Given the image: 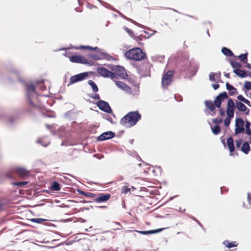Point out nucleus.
Here are the masks:
<instances>
[{"instance_id": "nucleus-61", "label": "nucleus", "mask_w": 251, "mask_h": 251, "mask_svg": "<svg viewBox=\"0 0 251 251\" xmlns=\"http://www.w3.org/2000/svg\"><path fill=\"white\" fill-rule=\"evenodd\" d=\"M224 75L226 78H230V74L229 73H225Z\"/></svg>"}, {"instance_id": "nucleus-35", "label": "nucleus", "mask_w": 251, "mask_h": 251, "mask_svg": "<svg viewBox=\"0 0 251 251\" xmlns=\"http://www.w3.org/2000/svg\"><path fill=\"white\" fill-rule=\"evenodd\" d=\"M30 221L32 222L38 223V224H41L42 222L46 221V219H42V218H32L30 219Z\"/></svg>"}, {"instance_id": "nucleus-1", "label": "nucleus", "mask_w": 251, "mask_h": 251, "mask_svg": "<svg viewBox=\"0 0 251 251\" xmlns=\"http://www.w3.org/2000/svg\"><path fill=\"white\" fill-rule=\"evenodd\" d=\"M26 95L28 101L31 106L38 107L40 105L38 103L40 100L38 95L35 90V86L32 83L26 84Z\"/></svg>"}, {"instance_id": "nucleus-25", "label": "nucleus", "mask_w": 251, "mask_h": 251, "mask_svg": "<svg viewBox=\"0 0 251 251\" xmlns=\"http://www.w3.org/2000/svg\"><path fill=\"white\" fill-rule=\"evenodd\" d=\"M205 104L206 107L210 110V111H213L215 109V105L214 103L212 102L211 100H206L205 101Z\"/></svg>"}, {"instance_id": "nucleus-16", "label": "nucleus", "mask_w": 251, "mask_h": 251, "mask_svg": "<svg viewBox=\"0 0 251 251\" xmlns=\"http://www.w3.org/2000/svg\"><path fill=\"white\" fill-rule=\"evenodd\" d=\"M111 197L109 194L100 193L99 196L95 199V201L97 202H102L108 201Z\"/></svg>"}, {"instance_id": "nucleus-57", "label": "nucleus", "mask_w": 251, "mask_h": 251, "mask_svg": "<svg viewBox=\"0 0 251 251\" xmlns=\"http://www.w3.org/2000/svg\"><path fill=\"white\" fill-rule=\"evenodd\" d=\"M243 102H244L245 103L247 104L249 106H251V105L250 104L251 102H250V101L248 100L245 99Z\"/></svg>"}, {"instance_id": "nucleus-34", "label": "nucleus", "mask_w": 251, "mask_h": 251, "mask_svg": "<svg viewBox=\"0 0 251 251\" xmlns=\"http://www.w3.org/2000/svg\"><path fill=\"white\" fill-rule=\"evenodd\" d=\"M248 53L241 54L239 56V58L240 59L241 61L243 62H247Z\"/></svg>"}, {"instance_id": "nucleus-18", "label": "nucleus", "mask_w": 251, "mask_h": 251, "mask_svg": "<svg viewBox=\"0 0 251 251\" xmlns=\"http://www.w3.org/2000/svg\"><path fill=\"white\" fill-rule=\"evenodd\" d=\"M233 72L238 76L245 78L248 75L245 71L241 70L239 69H236L233 70Z\"/></svg>"}, {"instance_id": "nucleus-63", "label": "nucleus", "mask_w": 251, "mask_h": 251, "mask_svg": "<svg viewBox=\"0 0 251 251\" xmlns=\"http://www.w3.org/2000/svg\"><path fill=\"white\" fill-rule=\"evenodd\" d=\"M156 32V31L155 30H153V33H151V34H150V35L148 37V38H149L150 36H151L153 35V34H155V33Z\"/></svg>"}, {"instance_id": "nucleus-22", "label": "nucleus", "mask_w": 251, "mask_h": 251, "mask_svg": "<svg viewBox=\"0 0 251 251\" xmlns=\"http://www.w3.org/2000/svg\"><path fill=\"white\" fill-rule=\"evenodd\" d=\"M236 107L240 111L245 112L247 110L246 105L240 101L236 102Z\"/></svg>"}, {"instance_id": "nucleus-12", "label": "nucleus", "mask_w": 251, "mask_h": 251, "mask_svg": "<svg viewBox=\"0 0 251 251\" xmlns=\"http://www.w3.org/2000/svg\"><path fill=\"white\" fill-rule=\"evenodd\" d=\"M70 60L72 62L81 63V64H87V60L86 58L81 55H74L70 57Z\"/></svg>"}, {"instance_id": "nucleus-6", "label": "nucleus", "mask_w": 251, "mask_h": 251, "mask_svg": "<svg viewBox=\"0 0 251 251\" xmlns=\"http://www.w3.org/2000/svg\"><path fill=\"white\" fill-rule=\"evenodd\" d=\"M88 75L89 74L86 72L73 75L70 77V84H69L68 86H69L70 84L84 80L88 77Z\"/></svg>"}, {"instance_id": "nucleus-5", "label": "nucleus", "mask_w": 251, "mask_h": 251, "mask_svg": "<svg viewBox=\"0 0 251 251\" xmlns=\"http://www.w3.org/2000/svg\"><path fill=\"white\" fill-rule=\"evenodd\" d=\"M97 71L101 76L103 77H110L114 79L116 77L115 73H113L103 67H99L97 68Z\"/></svg>"}, {"instance_id": "nucleus-58", "label": "nucleus", "mask_w": 251, "mask_h": 251, "mask_svg": "<svg viewBox=\"0 0 251 251\" xmlns=\"http://www.w3.org/2000/svg\"><path fill=\"white\" fill-rule=\"evenodd\" d=\"M80 48L84 49L90 50V48H91V47L90 46H82L80 47Z\"/></svg>"}, {"instance_id": "nucleus-31", "label": "nucleus", "mask_w": 251, "mask_h": 251, "mask_svg": "<svg viewBox=\"0 0 251 251\" xmlns=\"http://www.w3.org/2000/svg\"><path fill=\"white\" fill-rule=\"evenodd\" d=\"M51 188L55 191H59L60 190V187L59 184L56 181H54L51 185Z\"/></svg>"}, {"instance_id": "nucleus-4", "label": "nucleus", "mask_w": 251, "mask_h": 251, "mask_svg": "<svg viewBox=\"0 0 251 251\" xmlns=\"http://www.w3.org/2000/svg\"><path fill=\"white\" fill-rule=\"evenodd\" d=\"M49 130L54 135L60 137H65V132L63 126H47Z\"/></svg>"}, {"instance_id": "nucleus-43", "label": "nucleus", "mask_w": 251, "mask_h": 251, "mask_svg": "<svg viewBox=\"0 0 251 251\" xmlns=\"http://www.w3.org/2000/svg\"><path fill=\"white\" fill-rule=\"evenodd\" d=\"M244 87L247 90H251V82L246 81L244 84Z\"/></svg>"}, {"instance_id": "nucleus-13", "label": "nucleus", "mask_w": 251, "mask_h": 251, "mask_svg": "<svg viewBox=\"0 0 251 251\" xmlns=\"http://www.w3.org/2000/svg\"><path fill=\"white\" fill-rule=\"evenodd\" d=\"M115 136V132H113L112 131H106L103 133H102L101 135L97 137V140L98 141H104L105 140H108L109 139H111Z\"/></svg>"}, {"instance_id": "nucleus-40", "label": "nucleus", "mask_w": 251, "mask_h": 251, "mask_svg": "<svg viewBox=\"0 0 251 251\" xmlns=\"http://www.w3.org/2000/svg\"><path fill=\"white\" fill-rule=\"evenodd\" d=\"M124 29L125 30V31L128 33V34H129V35L131 37V38H133L134 37V34L133 33V31L130 29H129L128 28L126 27H124Z\"/></svg>"}, {"instance_id": "nucleus-64", "label": "nucleus", "mask_w": 251, "mask_h": 251, "mask_svg": "<svg viewBox=\"0 0 251 251\" xmlns=\"http://www.w3.org/2000/svg\"><path fill=\"white\" fill-rule=\"evenodd\" d=\"M251 123L249 121H247L246 124L245 126H250Z\"/></svg>"}, {"instance_id": "nucleus-45", "label": "nucleus", "mask_w": 251, "mask_h": 251, "mask_svg": "<svg viewBox=\"0 0 251 251\" xmlns=\"http://www.w3.org/2000/svg\"><path fill=\"white\" fill-rule=\"evenodd\" d=\"M222 122V119L221 118H215L213 120V122L214 124L216 125H218L221 124Z\"/></svg>"}, {"instance_id": "nucleus-9", "label": "nucleus", "mask_w": 251, "mask_h": 251, "mask_svg": "<svg viewBox=\"0 0 251 251\" xmlns=\"http://www.w3.org/2000/svg\"><path fill=\"white\" fill-rule=\"evenodd\" d=\"M111 70L115 72V74H116V75L122 78H125L127 76L126 73L123 67L113 65L111 67Z\"/></svg>"}, {"instance_id": "nucleus-37", "label": "nucleus", "mask_w": 251, "mask_h": 251, "mask_svg": "<svg viewBox=\"0 0 251 251\" xmlns=\"http://www.w3.org/2000/svg\"><path fill=\"white\" fill-rule=\"evenodd\" d=\"M244 126H236L235 130V134H237L240 133H242L244 131Z\"/></svg>"}, {"instance_id": "nucleus-62", "label": "nucleus", "mask_w": 251, "mask_h": 251, "mask_svg": "<svg viewBox=\"0 0 251 251\" xmlns=\"http://www.w3.org/2000/svg\"><path fill=\"white\" fill-rule=\"evenodd\" d=\"M123 133V131H120L119 133H118L117 136H119V137L121 136Z\"/></svg>"}, {"instance_id": "nucleus-20", "label": "nucleus", "mask_w": 251, "mask_h": 251, "mask_svg": "<svg viewBox=\"0 0 251 251\" xmlns=\"http://www.w3.org/2000/svg\"><path fill=\"white\" fill-rule=\"evenodd\" d=\"M116 12L120 16H121V17H122L124 19H126V20H127V21H128L129 22H132L134 25H137L138 26H140V27H142V25L139 24V23H137L136 22H135V21L133 20L132 19H130V18L127 17L126 16H125L124 14L121 13L120 11H116Z\"/></svg>"}, {"instance_id": "nucleus-36", "label": "nucleus", "mask_w": 251, "mask_h": 251, "mask_svg": "<svg viewBox=\"0 0 251 251\" xmlns=\"http://www.w3.org/2000/svg\"><path fill=\"white\" fill-rule=\"evenodd\" d=\"M235 243V242L230 243L228 241H225L224 242V244L228 248H231L232 247L236 246V245Z\"/></svg>"}, {"instance_id": "nucleus-60", "label": "nucleus", "mask_w": 251, "mask_h": 251, "mask_svg": "<svg viewBox=\"0 0 251 251\" xmlns=\"http://www.w3.org/2000/svg\"><path fill=\"white\" fill-rule=\"evenodd\" d=\"M220 113L222 116H223L225 115V111L223 109L220 110Z\"/></svg>"}, {"instance_id": "nucleus-21", "label": "nucleus", "mask_w": 251, "mask_h": 251, "mask_svg": "<svg viewBox=\"0 0 251 251\" xmlns=\"http://www.w3.org/2000/svg\"><path fill=\"white\" fill-rule=\"evenodd\" d=\"M163 230V228H159V229H154V230H147V231H138V232L142 234L149 235V234H151L158 233L160 231H161Z\"/></svg>"}, {"instance_id": "nucleus-8", "label": "nucleus", "mask_w": 251, "mask_h": 251, "mask_svg": "<svg viewBox=\"0 0 251 251\" xmlns=\"http://www.w3.org/2000/svg\"><path fill=\"white\" fill-rule=\"evenodd\" d=\"M97 105L101 110L107 113H111L112 112L108 103L105 101L100 100L97 102Z\"/></svg>"}, {"instance_id": "nucleus-48", "label": "nucleus", "mask_w": 251, "mask_h": 251, "mask_svg": "<svg viewBox=\"0 0 251 251\" xmlns=\"http://www.w3.org/2000/svg\"><path fill=\"white\" fill-rule=\"evenodd\" d=\"M90 50H95L96 51H97V52H100L102 50L100 49H99L98 48V47H95V48H93V47H91V48L90 49Z\"/></svg>"}, {"instance_id": "nucleus-3", "label": "nucleus", "mask_w": 251, "mask_h": 251, "mask_svg": "<svg viewBox=\"0 0 251 251\" xmlns=\"http://www.w3.org/2000/svg\"><path fill=\"white\" fill-rule=\"evenodd\" d=\"M125 56L131 60L141 61L145 59L146 54L140 48H135L127 50L125 53Z\"/></svg>"}, {"instance_id": "nucleus-10", "label": "nucleus", "mask_w": 251, "mask_h": 251, "mask_svg": "<svg viewBox=\"0 0 251 251\" xmlns=\"http://www.w3.org/2000/svg\"><path fill=\"white\" fill-rule=\"evenodd\" d=\"M227 98L228 95L226 92H222L216 97L214 101V103L217 108H220L221 107L222 100Z\"/></svg>"}, {"instance_id": "nucleus-33", "label": "nucleus", "mask_w": 251, "mask_h": 251, "mask_svg": "<svg viewBox=\"0 0 251 251\" xmlns=\"http://www.w3.org/2000/svg\"><path fill=\"white\" fill-rule=\"evenodd\" d=\"M211 130L214 134L217 135L220 132V126H213V127H212V126H211Z\"/></svg>"}, {"instance_id": "nucleus-46", "label": "nucleus", "mask_w": 251, "mask_h": 251, "mask_svg": "<svg viewBox=\"0 0 251 251\" xmlns=\"http://www.w3.org/2000/svg\"><path fill=\"white\" fill-rule=\"evenodd\" d=\"M27 183L26 181L17 182L14 183V185L17 186H23Z\"/></svg>"}, {"instance_id": "nucleus-14", "label": "nucleus", "mask_w": 251, "mask_h": 251, "mask_svg": "<svg viewBox=\"0 0 251 251\" xmlns=\"http://www.w3.org/2000/svg\"><path fill=\"white\" fill-rule=\"evenodd\" d=\"M115 83L116 86L119 88L125 91L128 94H132V90L131 88L126 83L120 81H116Z\"/></svg>"}, {"instance_id": "nucleus-7", "label": "nucleus", "mask_w": 251, "mask_h": 251, "mask_svg": "<svg viewBox=\"0 0 251 251\" xmlns=\"http://www.w3.org/2000/svg\"><path fill=\"white\" fill-rule=\"evenodd\" d=\"M89 56L90 58L95 60H99L102 59L110 60L112 59V57L108 54L102 52L101 51L100 52H98V54L91 53L89 54Z\"/></svg>"}, {"instance_id": "nucleus-15", "label": "nucleus", "mask_w": 251, "mask_h": 251, "mask_svg": "<svg viewBox=\"0 0 251 251\" xmlns=\"http://www.w3.org/2000/svg\"><path fill=\"white\" fill-rule=\"evenodd\" d=\"M13 171L20 176L25 177L28 175L29 172L24 168L19 167L13 169Z\"/></svg>"}, {"instance_id": "nucleus-56", "label": "nucleus", "mask_w": 251, "mask_h": 251, "mask_svg": "<svg viewBox=\"0 0 251 251\" xmlns=\"http://www.w3.org/2000/svg\"><path fill=\"white\" fill-rule=\"evenodd\" d=\"M212 86L214 90H217L219 88L220 85L218 84H213Z\"/></svg>"}, {"instance_id": "nucleus-39", "label": "nucleus", "mask_w": 251, "mask_h": 251, "mask_svg": "<svg viewBox=\"0 0 251 251\" xmlns=\"http://www.w3.org/2000/svg\"><path fill=\"white\" fill-rule=\"evenodd\" d=\"M233 110L234 109H230V108H227V109H226V114H227V116L229 117H233L234 116V111H233Z\"/></svg>"}, {"instance_id": "nucleus-50", "label": "nucleus", "mask_w": 251, "mask_h": 251, "mask_svg": "<svg viewBox=\"0 0 251 251\" xmlns=\"http://www.w3.org/2000/svg\"><path fill=\"white\" fill-rule=\"evenodd\" d=\"M246 127V133L251 136V130L250 129V126H245Z\"/></svg>"}, {"instance_id": "nucleus-28", "label": "nucleus", "mask_w": 251, "mask_h": 251, "mask_svg": "<svg viewBox=\"0 0 251 251\" xmlns=\"http://www.w3.org/2000/svg\"><path fill=\"white\" fill-rule=\"evenodd\" d=\"M229 62L231 66L234 68L238 69L242 67L241 64L239 62L231 60H229Z\"/></svg>"}, {"instance_id": "nucleus-19", "label": "nucleus", "mask_w": 251, "mask_h": 251, "mask_svg": "<svg viewBox=\"0 0 251 251\" xmlns=\"http://www.w3.org/2000/svg\"><path fill=\"white\" fill-rule=\"evenodd\" d=\"M226 88L228 91H229V94L230 96H232L237 93V89L230 85L228 83H226Z\"/></svg>"}, {"instance_id": "nucleus-17", "label": "nucleus", "mask_w": 251, "mask_h": 251, "mask_svg": "<svg viewBox=\"0 0 251 251\" xmlns=\"http://www.w3.org/2000/svg\"><path fill=\"white\" fill-rule=\"evenodd\" d=\"M227 145L229 148V150L231 153L233 152L235 150L234 146V141L232 137H229L227 139Z\"/></svg>"}, {"instance_id": "nucleus-52", "label": "nucleus", "mask_w": 251, "mask_h": 251, "mask_svg": "<svg viewBox=\"0 0 251 251\" xmlns=\"http://www.w3.org/2000/svg\"><path fill=\"white\" fill-rule=\"evenodd\" d=\"M85 196H86L87 197H95V194L92 193L85 192Z\"/></svg>"}, {"instance_id": "nucleus-42", "label": "nucleus", "mask_w": 251, "mask_h": 251, "mask_svg": "<svg viewBox=\"0 0 251 251\" xmlns=\"http://www.w3.org/2000/svg\"><path fill=\"white\" fill-rule=\"evenodd\" d=\"M89 96L92 99H94V100H100V95L98 94H96V93L92 94Z\"/></svg>"}, {"instance_id": "nucleus-38", "label": "nucleus", "mask_w": 251, "mask_h": 251, "mask_svg": "<svg viewBox=\"0 0 251 251\" xmlns=\"http://www.w3.org/2000/svg\"><path fill=\"white\" fill-rule=\"evenodd\" d=\"M235 126H244V122L241 118L236 119Z\"/></svg>"}, {"instance_id": "nucleus-53", "label": "nucleus", "mask_w": 251, "mask_h": 251, "mask_svg": "<svg viewBox=\"0 0 251 251\" xmlns=\"http://www.w3.org/2000/svg\"><path fill=\"white\" fill-rule=\"evenodd\" d=\"M242 144L241 140H238L236 141V146L237 148H239Z\"/></svg>"}, {"instance_id": "nucleus-23", "label": "nucleus", "mask_w": 251, "mask_h": 251, "mask_svg": "<svg viewBox=\"0 0 251 251\" xmlns=\"http://www.w3.org/2000/svg\"><path fill=\"white\" fill-rule=\"evenodd\" d=\"M241 151L245 154L249 153L250 151V146L248 142H245L243 143L241 148Z\"/></svg>"}, {"instance_id": "nucleus-27", "label": "nucleus", "mask_w": 251, "mask_h": 251, "mask_svg": "<svg viewBox=\"0 0 251 251\" xmlns=\"http://www.w3.org/2000/svg\"><path fill=\"white\" fill-rule=\"evenodd\" d=\"M221 75L220 72H219L218 73H215L213 72H211L210 73L209 75V80L210 81H215V76H220Z\"/></svg>"}, {"instance_id": "nucleus-51", "label": "nucleus", "mask_w": 251, "mask_h": 251, "mask_svg": "<svg viewBox=\"0 0 251 251\" xmlns=\"http://www.w3.org/2000/svg\"><path fill=\"white\" fill-rule=\"evenodd\" d=\"M139 90L138 89H135L134 91H132V94H130L133 96H137L139 95Z\"/></svg>"}, {"instance_id": "nucleus-47", "label": "nucleus", "mask_w": 251, "mask_h": 251, "mask_svg": "<svg viewBox=\"0 0 251 251\" xmlns=\"http://www.w3.org/2000/svg\"><path fill=\"white\" fill-rule=\"evenodd\" d=\"M122 191L125 194H127V193L130 192V188L127 187H124L122 188Z\"/></svg>"}, {"instance_id": "nucleus-49", "label": "nucleus", "mask_w": 251, "mask_h": 251, "mask_svg": "<svg viewBox=\"0 0 251 251\" xmlns=\"http://www.w3.org/2000/svg\"><path fill=\"white\" fill-rule=\"evenodd\" d=\"M175 98L177 101H181L182 100V97L181 96L175 95Z\"/></svg>"}, {"instance_id": "nucleus-30", "label": "nucleus", "mask_w": 251, "mask_h": 251, "mask_svg": "<svg viewBox=\"0 0 251 251\" xmlns=\"http://www.w3.org/2000/svg\"><path fill=\"white\" fill-rule=\"evenodd\" d=\"M44 81L43 80H41L40 81H37L36 82V85L37 86L38 85H40V89L42 91H44L46 89V86L44 85Z\"/></svg>"}, {"instance_id": "nucleus-59", "label": "nucleus", "mask_w": 251, "mask_h": 251, "mask_svg": "<svg viewBox=\"0 0 251 251\" xmlns=\"http://www.w3.org/2000/svg\"><path fill=\"white\" fill-rule=\"evenodd\" d=\"M77 192H78L79 193H80V194H82V195H84V196H85V192H84V191H81V190H77Z\"/></svg>"}, {"instance_id": "nucleus-32", "label": "nucleus", "mask_w": 251, "mask_h": 251, "mask_svg": "<svg viewBox=\"0 0 251 251\" xmlns=\"http://www.w3.org/2000/svg\"><path fill=\"white\" fill-rule=\"evenodd\" d=\"M227 108L234 109L235 108V104L231 99H229L227 101Z\"/></svg>"}, {"instance_id": "nucleus-2", "label": "nucleus", "mask_w": 251, "mask_h": 251, "mask_svg": "<svg viewBox=\"0 0 251 251\" xmlns=\"http://www.w3.org/2000/svg\"><path fill=\"white\" fill-rule=\"evenodd\" d=\"M141 115L138 111H131L126 114L121 120V124L128 123L130 126H135L141 120Z\"/></svg>"}, {"instance_id": "nucleus-24", "label": "nucleus", "mask_w": 251, "mask_h": 251, "mask_svg": "<svg viewBox=\"0 0 251 251\" xmlns=\"http://www.w3.org/2000/svg\"><path fill=\"white\" fill-rule=\"evenodd\" d=\"M222 52L224 55L227 56L231 57L234 56V54L231 50L226 47H223L222 49Z\"/></svg>"}, {"instance_id": "nucleus-55", "label": "nucleus", "mask_w": 251, "mask_h": 251, "mask_svg": "<svg viewBox=\"0 0 251 251\" xmlns=\"http://www.w3.org/2000/svg\"><path fill=\"white\" fill-rule=\"evenodd\" d=\"M248 200L249 201V203L251 206V194L250 193H248Z\"/></svg>"}, {"instance_id": "nucleus-41", "label": "nucleus", "mask_w": 251, "mask_h": 251, "mask_svg": "<svg viewBox=\"0 0 251 251\" xmlns=\"http://www.w3.org/2000/svg\"><path fill=\"white\" fill-rule=\"evenodd\" d=\"M143 38L146 39V37L142 35L136 36L134 35V37L133 38V39L139 43H140V41L142 40Z\"/></svg>"}, {"instance_id": "nucleus-26", "label": "nucleus", "mask_w": 251, "mask_h": 251, "mask_svg": "<svg viewBox=\"0 0 251 251\" xmlns=\"http://www.w3.org/2000/svg\"><path fill=\"white\" fill-rule=\"evenodd\" d=\"M88 83L91 86L92 90L94 92H97L99 91L98 87L96 83L92 80H89Z\"/></svg>"}, {"instance_id": "nucleus-54", "label": "nucleus", "mask_w": 251, "mask_h": 251, "mask_svg": "<svg viewBox=\"0 0 251 251\" xmlns=\"http://www.w3.org/2000/svg\"><path fill=\"white\" fill-rule=\"evenodd\" d=\"M237 98L238 99V100H239L241 101H243V102L244 101V100L245 99L242 95L238 96Z\"/></svg>"}, {"instance_id": "nucleus-11", "label": "nucleus", "mask_w": 251, "mask_h": 251, "mask_svg": "<svg viewBox=\"0 0 251 251\" xmlns=\"http://www.w3.org/2000/svg\"><path fill=\"white\" fill-rule=\"evenodd\" d=\"M173 73L171 71H167L163 76L162 79V85L164 87L168 86L172 80Z\"/></svg>"}, {"instance_id": "nucleus-29", "label": "nucleus", "mask_w": 251, "mask_h": 251, "mask_svg": "<svg viewBox=\"0 0 251 251\" xmlns=\"http://www.w3.org/2000/svg\"><path fill=\"white\" fill-rule=\"evenodd\" d=\"M37 143L40 144L43 147H47L49 144L50 142L48 141H45L43 139H39L36 141Z\"/></svg>"}, {"instance_id": "nucleus-44", "label": "nucleus", "mask_w": 251, "mask_h": 251, "mask_svg": "<svg viewBox=\"0 0 251 251\" xmlns=\"http://www.w3.org/2000/svg\"><path fill=\"white\" fill-rule=\"evenodd\" d=\"M232 118L227 116L224 120V126H229L230 123V119Z\"/></svg>"}]
</instances>
